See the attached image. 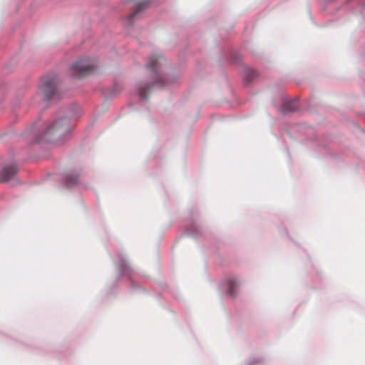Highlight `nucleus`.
Instances as JSON below:
<instances>
[{
	"label": "nucleus",
	"mask_w": 365,
	"mask_h": 365,
	"mask_svg": "<svg viewBox=\"0 0 365 365\" xmlns=\"http://www.w3.org/2000/svg\"><path fill=\"white\" fill-rule=\"evenodd\" d=\"M57 85L55 78L45 77L42 78L38 95L44 101L57 98L58 96Z\"/></svg>",
	"instance_id": "obj_1"
},
{
	"label": "nucleus",
	"mask_w": 365,
	"mask_h": 365,
	"mask_svg": "<svg viewBox=\"0 0 365 365\" xmlns=\"http://www.w3.org/2000/svg\"><path fill=\"white\" fill-rule=\"evenodd\" d=\"M95 68L96 65L89 59H80L72 65L71 75L76 78H81L91 73Z\"/></svg>",
	"instance_id": "obj_2"
},
{
	"label": "nucleus",
	"mask_w": 365,
	"mask_h": 365,
	"mask_svg": "<svg viewBox=\"0 0 365 365\" xmlns=\"http://www.w3.org/2000/svg\"><path fill=\"white\" fill-rule=\"evenodd\" d=\"M71 131V128L68 125V119L63 118L54 122L52 125L48 126L43 135L57 133L59 135H66Z\"/></svg>",
	"instance_id": "obj_3"
},
{
	"label": "nucleus",
	"mask_w": 365,
	"mask_h": 365,
	"mask_svg": "<svg viewBox=\"0 0 365 365\" xmlns=\"http://www.w3.org/2000/svg\"><path fill=\"white\" fill-rule=\"evenodd\" d=\"M165 59L163 56L160 54H153L150 57L146 67L151 72L157 73L160 68L165 64Z\"/></svg>",
	"instance_id": "obj_4"
},
{
	"label": "nucleus",
	"mask_w": 365,
	"mask_h": 365,
	"mask_svg": "<svg viewBox=\"0 0 365 365\" xmlns=\"http://www.w3.org/2000/svg\"><path fill=\"white\" fill-rule=\"evenodd\" d=\"M168 84V80H163L161 78H158L157 80L152 84L147 85L144 87L139 88V95L141 98L146 99L148 97L147 91L153 88H163Z\"/></svg>",
	"instance_id": "obj_5"
},
{
	"label": "nucleus",
	"mask_w": 365,
	"mask_h": 365,
	"mask_svg": "<svg viewBox=\"0 0 365 365\" xmlns=\"http://www.w3.org/2000/svg\"><path fill=\"white\" fill-rule=\"evenodd\" d=\"M18 171L15 164L4 166L0 171V181L6 182L11 179Z\"/></svg>",
	"instance_id": "obj_6"
},
{
	"label": "nucleus",
	"mask_w": 365,
	"mask_h": 365,
	"mask_svg": "<svg viewBox=\"0 0 365 365\" xmlns=\"http://www.w3.org/2000/svg\"><path fill=\"white\" fill-rule=\"evenodd\" d=\"M148 4L147 1L139 2L136 6L135 10L127 16L125 19V24L128 26L131 25L134 19L139 16L141 11L148 7Z\"/></svg>",
	"instance_id": "obj_7"
},
{
	"label": "nucleus",
	"mask_w": 365,
	"mask_h": 365,
	"mask_svg": "<svg viewBox=\"0 0 365 365\" xmlns=\"http://www.w3.org/2000/svg\"><path fill=\"white\" fill-rule=\"evenodd\" d=\"M228 293L231 297H235L237 294V282L235 279H230L228 280Z\"/></svg>",
	"instance_id": "obj_8"
},
{
	"label": "nucleus",
	"mask_w": 365,
	"mask_h": 365,
	"mask_svg": "<svg viewBox=\"0 0 365 365\" xmlns=\"http://www.w3.org/2000/svg\"><path fill=\"white\" fill-rule=\"evenodd\" d=\"M78 177L75 174H67L65 175L64 181L67 186H71L78 182Z\"/></svg>",
	"instance_id": "obj_9"
},
{
	"label": "nucleus",
	"mask_w": 365,
	"mask_h": 365,
	"mask_svg": "<svg viewBox=\"0 0 365 365\" xmlns=\"http://www.w3.org/2000/svg\"><path fill=\"white\" fill-rule=\"evenodd\" d=\"M257 76V72L251 68H245L244 70L243 76L247 82L251 81Z\"/></svg>",
	"instance_id": "obj_10"
},
{
	"label": "nucleus",
	"mask_w": 365,
	"mask_h": 365,
	"mask_svg": "<svg viewBox=\"0 0 365 365\" xmlns=\"http://www.w3.org/2000/svg\"><path fill=\"white\" fill-rule=\"evenodd\" d=\"M295 102L287 103L284 106V113L292 112L297 110V106Z\"/></svg>",
	"instance_id": "obj_11"
}]
</instances>
